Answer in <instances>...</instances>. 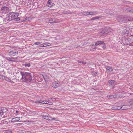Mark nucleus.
<instances>
[{
    "label": "nucleus",
    "mask_w": 133,
    "mask_h": 133,
    "mask_svg": "<svg viewBox=\"0 0 133 133\" xmlns=\"http://www.w3.org/2000/svg\"><path fill=\"white\" fill-rule=\"evenodd\" d=\"M20 73L22 76L21 79L22 81L28 83L31 82L33 78L31 76V73L21 71Z\"/></svg>",
    "instance_id": "nucleus-1"
},
{
    "label": "nucleus",
    "mask_w": 133,
    "mask_h": 133,
    "mask_svg": "<svg viewBox=\"0 0 133 133\" xmlns=\"http://www.w3.org/2000/svg\"><path fill=\"white\" fill-rule=\"evenodd\" d=\"M18 13H12L10 14V17H11V19L12 20H19L20 19L18 17Z\"/></svg>",
    "instance_id": "nucleus-2"
},
{
    "label": "nucleus",
    "mask_w": 133,
    "mask_h": 133,
    "mask_svg": "<svg viewBox=\"0 0 133 133\" xmlns=\"http://www.w3.org/2000/svg\"><path fill=\"white\" fill-rule=\"evenodd\" d=\"M18 53V51L14 49L10 51L9 53V55L10 57L14 56L17 55Z\"/></svg>",
    "instance_id": "nucleus-3"
},
{
    "label": "nucleus",
    "mask_w": 133,
    "mask_h": 133,
    "mask_svg": "<svg viewBox=\"0 0 133 133\" xmlns=\"http://www.w3.org/2000/svg\"><path fill=\"white\" fill-rule=\"evenodd\" d=\"M112 30V29L110 28H106L101 31V33L104 34H106L110 32Z\"/></svg>",
    "instance_id": "nucleus-4"
},
{
    "label": "nucleus",
    "mask_w": 133,
    "mask_h": 133,
    "mask_svg": "<svg viewBox=\"0 0 133 133\" xmlns=\"http://www.w3.org/2000/svg\"><path fill=\"white\" fill-rule=\"evenodd\" d=\"M128 109V108L126 107V106L124 105L122 106H119L115 107V109L116 110H122L126 109Z\"/></svg>",
    "instance_id": "nucleus-5"
},
{
    "label": "nucleus",
    "mask_w": 133,
    "mask_h": 133,
    "mask_svg": "<svg viewBox=\"0 0 133 133\" xmlns=\"http://www.w3.org/2000/svg\"><path fill=\"white\" fill-rule=\"evenodd\" d=\"M105 68L108 73L110 74L113 71L112 68L109 66H106Z\"/></svg>",
    "instance_id": "nucleus-6"
},
{
    "label": "nucleus",
    "mask_w": 133,
    "mask_h": 133,
    "mask_svg": "<svg viewBox=\"0 0 133 133\" xmlns=\"http://www.w3.org/2000/svg\"><path fill=\"white\" fill-rule=\"evenodd\" d=\"M59 85V84L56 82H53L52 84V87L56 88Z\"/></svg>",
    "instance_id": "nucleus-7"
},
{
    "label": "nucleus",
    "mask_w": 133,
    "mask_h": 133,
    "mask_svg": "<svg viewBox=\"0 0 133 133\" xmlns=\"http://www.w3.org/2000/svg\"><path fill=\"white\" fill-rule=\"evenodd\" d=\"M40 103L52 105V103L51 102H48V101L44 100L43 101H40Z\"/></svg>",
    "instance_id": "nucleus-8"
},
{
    "label": "nucleus",
    "mask_w": 133,
    "mask_h": 133,
    "mask_svg": "<svg viewBox=\"0 0 133 133\" xmlns=\"http://www.w3.org/2000/svg\"><path fill=\"white\" fill-rule=\"evenodd\" d=\"M20 117H16L12 118L11 120V122L12 123H14L16 122H18L19 120Z\"/></svg>",
    "instance_id": "nucleus-9"
},
{
    "label": "nucleus",
    "mask_w": 133,
    "mask_h": 133,
    "mask_svg": "<svg viewBox=\"0 0 133 133\" xmlns=\"http://www.w3.org/2000/svg\"><path fill=\"white\" fill-rule=\"evenodd\" d=\"M1 9L4 12L5 11L7 12L9 11V8L8 7L5 6H4L2 7Z\"/></svg>",
    "instance_id": "nucleus-10"
},
{
    "label": "nucleus",
    "mask_w": 133,
    "mask_h": 133,
    "mask_svg": "<svg viewBox=\"0 0 133 133\" xmlns=\"http://www.w3.org/2000/svg\"><path fill=\"white\" fill-rule=\"evenodd\" d=\"M48 22L50 23H54L57 22L56 21H55V19L52 18H50L48 20Z\"/></svg>",
    "instance_id": "nucleus-11"
},
{
    "label": "nucleus",
    "mask_w": 133,
    "mask_h": 133,
    "mask_svg": "<svg viewBox=\"0 0 133 133\" xmlns=\"http://www.w3.org/2000/svg\"><path fill=\"white\" fill-rule=\"evenodd\" d=\"M116 96L117 95H108L107 96V97L109 99H114L115 98Z\"/></svg>",
    "instance_id": "nucleus-12"
},
{
    "label": "nucleus",
    "mask_w": 133,
    "mask_h": 133,
    "mask_svg": "<svg viewBox=\"0 0 133 133\" xmlns=\"http://www.w3.org/2000/svg\"><path fill=\"white\" fill-rule=\"evenodd\" d=\"M104 44L103 41H97L95 42V45H98L100 44Z\"/></svg>",
    "instance_id": "nucleus-13"
},
{
    "label": "nucleus",
    "mask_w": 133,
    "mask_h": 133,
    "mask_svg": "<svg viewBox=\"0 0 133 133\" xmlns=\"http://www.w3.org/2000/svg\"><path fill=\"white\" fill-rule=\"evenodd\" d=\"M129 43L127 44L133 46V37L130 39V40L129 41Z\"/></svg>",
    "instance_id": "nucleus-14"
},
{
    "label": "nucleus",
    "mask_w": 133,
    "mask_h": 133,
    "mask_svg": "<svg viewBox=\"0 0 133 133\" xmlns=\"http://www.w3.org/2000/svg\"><path fill=\"white\" fill-rule=\"evenodd\" d=\"M89 15H95L97 14L98 13L95 11H90L89 12Z\"/></svg>",
    "instance_id": "nucleus-15"
},
{
    "label": "nucleus",
    "mask_w": 133,
    "mask_h": 133,
    "mask_svg": "<svg viewBox=\"0 0 133 133\" xmlns=\"http://www.w3.org/2000/svg\"><path fill=\"white\" fill-rule=\"evenodd\" d=\"M42 117L48 120V119H49L48 118L50 117V116L48 114H47L46 115H43L42 116Z\"/></svg>",
    "instance_id": "nucleus-16"
},
{
    "label": "nucleus",
    "mask_w": 133,
    "mask_h": 133,
    "mask_svg": "<svg viewBox=\"0 0 133 133\" xmlns=\"http://www.w3.org/2000/svg\"><path fill=\"white\" fill-rule=\"evenodd\" d=\"M100 18V17H99L98 16H96L95 17H93L92 18H91L90 19V20L92 21L93 20L98 19L99 18Z\"/></svg>",
    "instance_id": "nucleus-17"
},
{
    "label": "nucleus",
    "mask_w": 133,
    "mask_h": 133,
    "mask_svg": "<svg viewBox=\"0 0 133 133\" xmlns=\"http://www.w3.org/2000/svg\"><path fill=\"white\" fill-rule=\"evenodd\" d=\"M82 14L85 16L89 15V12H88V11H84L83 12Z\"/></svg>",
    "instance_id": "nucleus-18"
},
{
    "label": "nucleus",
    "mask_w": 133,
    "mask_h": 133,
    "mask_svg": "<svg viewBox=\"0 0 133 133\" xmlns=\"http://www.w3.org/2000/svg\"><path fill=\"white\" fill-rule=\"evenodd\" d=\"M4 79L5 80L7 81L8 82H12V81L10 79L6 77H4Z\"/></svg>",
    "instance_id": "nucleus-19"
},
{
    "label": "nucleus",
    "mask_w": 133,
    "mask_h": 133,
    "mask_svg": "<svg viewBox=\"0 0 133 133\" xmlns=\"http://www.w3.org/2000/svg\"><path fill=\"white\" fill-rule=\"evenodd\" d=\"M127 11L131 12H133V8H128L127 9Z\"/></svg>",
    "instance_id": "nucleus-20"
},
{
    "label": "nucleus",
    "mask_w": 133,
    "mask_h": 133,
    "mask_svg": "<svg viewBox=\"0 0 133 133\" xmlns=\"http://www.w3.org/2000/svg\"><path fill=\"white\" fill-rule=\"evenodd\" d=\"M11 19V17H10V16H8L5 19L7 21H10L12 20V19Z\"/></svg>",
    "instance_id": "nucleus-21"
},
{
    "label": "nucleus",
    "mask_w": 133,
    "mask_h": 133,
    "mask_svg": "<svg viewBox=\"0 0 133 133\" xmlns=\"http://www.w3.org/2000/svg\"><path fill=\"white\" fill-rule=\"evenodd\" d=\"M7 59L9 61H13V62H14L15 61L12 60L11 59H16V58H14V57H12V58L8 57V58H7Z\"/></svg>",
    "instance_id": "nucleus-22"
},
{
    "label": "nucleus",
    "mask_w": 133,
    "mask_h": 133,
    "mask_svg": "<svg viewBox=\"0 0 133 133\" xmlns=\"http://www.w3.org/2000/svg\"><path fill=\"white\" fill-rule=\"evenodd\" d=\"M43 45L44 46V47H46L47 46H50V43H48V42H46L45 43H43Z\"/></svg>",
    "instance_id": "nucleus-23"
},
{
    "label": "nucleus",
    "mask_w": 133,
    "mask_h": 133,
    "mask_svg": "<svg viewBox=\"0 0 133 133\" xmlns=\"http://www.w3.org/2000/svg\"><path fill=\"white\" fill-rule=\"evenodd\" d=\"M23 65H24L26 67H29L31 65L30 63H25L23 64Z\"/></svg>",
    "instance_id": "nucleus-24"
},
{
    "label": "nucleus",
    "mask_w": 133,
    "mask_h": 133,
    "mask_svg": "<svg viewBox=\"0 0 133 133\" xmlns=\"http://www.w3.org/2000/svg\"><path fill=\"white\" fill-rule=\"evenodd\" d=\"M3 111L2 109H0V117H2V116L3 114Z\"/></svg>",
    "instance_id": "nucleus-25"
},
{
    "label": "nucleus",
    "mask_w": 133,
    "mask_h": 133,
    "mask_svg": "<svg viewBox=\"0 0 133 133\" xmlns=\"http://www.w3.org/2000/svg\"><path fill=\"white\" fill-rule=\"evenodd\" d=\"M48 120L49 121H56L57 120V119L56 118H52L51 117H50V118H49L48 119Z\"/></svg>",
    "instance_id": "nucleus-26"
},
{
    "label": "nucleus",
    "mask_w": 133,
    "mask_h": 133,
    "mask_svg": "<svg viewBox=\"0 0 133 133\" xmlns=\"http://www.w3.org/2000/svg\"><path fill=\"white\" fill-rule=\"evenodd\" d=\"M109 83L111 85H112L114 83V81L111 80L109 81Z\"/></svg>",
    "instance_id": "nucleus-27"
},
{
    "label": "nucleus",
    "mask_w": 133,
    "mask_h": 133,
    "mask_svg": "<svg viewBox=\"0 0 133 133\" xmlns=\"http://www.w3.org/2000/svg\"><path fill=\"white\" fill-rule=\"evenodd\" d=\"M30 132L29 131H21V133H30Z\"/></svg>",
    "instance_id": "nucleus-28"
},
{
    "label": "nucleus",
    "mask_w": 133,
    "mask_h": 133,
    "mask_svg": "<svg viewBox=\"0 0 133 133\" xmlns=\"http://www.w3.org/2000/svg\"><path fill=\"white\" fill-rule=\"evenodd\" d=\"M55 4L53 3H51L49 4L48 7H51L53 5H54Z\"/></svg>",
    "instance_id": "nucleus-29"
},
{
    "label": "nucleus",
    "mask_w": 133,
    "mask_h": 133,
    "mask_svg": "<svg viewBox=\"0 0 133 133\" xmlns=\"http://www.w3.org/2000/svg\"><path fill=\"white\" fill-rule=\"evenodd\" d=\"M33 103H37V104H38L40 103V101H33Z\"/></svg>",
    "instance_id": "nucleus-30"
},
{
    "label": "nucleus",
    "mask_w": 133,
    "mask_h": 133,
    "mask_svg": "<svg viewBox=\"0 0 133 133\" xmlns=\"http://www.w3.org/2000/svg\"><path fill=\"white\" fill-rule=\"evenodd\" d=\"M42 43L41 42H36L35 43V44L36 45H38L41 44Z\"/></svg>",
    "instance_id": "nucleus-31"
},
{
    "label": "nucleus",
    "mask_w": 133,
    "mask_h": 133,
    "mask_svg": "<svg viewBox=\"0 0 133 133\" xmlns=\"http://www.w3.org/2000/svg\"><path fill=\"white\" fill-rule=\"evenodd\" d=\"M29 18H30V17H26L25 19V20L26 21H29Z\"/></svg>",
    "instance_id": "nucleus-32"
},
{
    "label": "nucleus",
    "mask_w": 133,
    "mask_h": 133,
    "mask_svg": "<svg viewBox=\"0 0 133 133\" xmlns=\"http://www.w3.org/2000/svg\"><path fill=\"white\" fill-rule=\"evenodd\" d=\"M39 47H44V45H43V43L42 44H41L39 45Z\"/></svg>",
    "instance_id": "nucleus-33"
},
{
    "label": "nucleus",
    "mask_w": 133,
    "mask_h": 133,
    "mask_svg": "<svg viewBox=\"0 0 133 133\" xmlns=\"http://www.w3.org/2000/svg\"><path fill=\"white\" fill-rule=\"evenodd\" d=\"M96 49V47H95L94 48L92 49L91 50L92 51H94V50H95Z\"/></svg>",
    "instance_id": "nucleus-34"
},
{
    "label": "nucleus",
    "mask_w": 133,
    "mask_h": 133,
    "mask_svg": "<svg viewBox=\"0 0 133 133\" xmlns=\"http://www.w3.org/2000/svg\"><path fill=\"white\" fill-rule=\"evenodd\" d=\"M51 3V1L50 0H48L47 2V3L49 4Z\"/></svg>",
    "instance_id": "nucleus-35"
},
{
    "label": "nucleus",
    "mask_w": 133,
    "mask_h": 133,
    "mask_svg": "<svg viewBox=\"0 0 133 133\" xmlns=\"http://www.w3.org/2000/svg\"><path fill=\"white\" fill-rule=\"evenodd\" d=\"M133 101V99H131L130 100V104H132L131 103V102H132Z\"/></svg>",
    "instance_id": "nucleus-36"
},
{
    "label": "nucleus",
    "mask_w": 133,
    "mask_h": 133,
    "mask_svg": "<svg viewBox=\"0 0 133 133\" xmlns=\"http://www.w3.org/2000/svg\"><path fill=\"white\" fill-rule=\"evenodd\" d=\"M81 63L83 64H86V62H81Z\"/></svg>",
    "instance_id": "nucleus-37"
},
{
    "label": "nucleus",
    "mask_w": 133,
    "mask_h": 133,
    "mask_svg": "<svg viewBox=\"0 0 133 133\" xmlns=\"http://www.w3.org/2000/svg\"><path fill=\"white\" fill-rule=\"evenodd\" d=\"M52 99V98H50L48 99V101H50Z\"/></svg>",
    "instance_id": "nucleus-38"
},
{
    "label": "nucleus",
    "mask_w": 133,
    "mask_h": 133,
    "mask_svg": "<svg viewBox=\"0 0 133 133\" xmlns=\"http://www.w3.org/2000/svg\"><path fill=\"white\" fill-rule=\"evenodd\" d=\"M22 122H29V121H22Z\"/></svg>",
    "instance_id": "nucleus-39"
},
{
    "label": "nucleus",
    "mask_w": 133,
    "mask_h": 133,
    "mask_svg": "<svg viewBox=\"0 0 133 133\" xmlns=\"http://www.w3.org/2000/svg\"><path fill=\"white\" fill-rule=\"evenodd\" d=\"M112 110H116V109H115V107H112Z\"/></svg>",
    "instance_id": "nucleus-40"
},
{
    "label": "nucleus",
    "mask_w": 133,
    "mask_h": 133,
    "mask_svg": "<svg viewBox=\"0 0 133 133\" xmlns=\"http://www.w3.org/2000/svg\"><path fill=\"white\" fill-rule=\"evenodd\" d=\"M103 49H105L106 48V46H105V45H104L103 47Z\"/></svg>",
    "instance_id": "nucleus-41"
},
{
    "label": "nucleus",
    "mask_w": 133,
    "mask_h": 133,
    "mask_svg": "<svg viewBox=\"0 0 133 133\" xmlns=\"http://www.w3.org/2000/svg\"><path fill=\"white\" fill-rule=\"evenodd\" d=\"M78 63H81V62L80 61H79V60H78Z\"/></svg>",
    "instance_id": "nucleus-42"
},
{
    "label": "nucleus",
    "mask_w": 133,
    "mask_h": 133,
    "mask_svg": "<svg viewBox=\"0 0 133 133\" xmlns=\"http://www.w3.org/2000/svg\"><path fill=\"white\" fill-rule=\"evenodd\" d=\"M16 112L18 114L19 112V111H17H17H16Z\"/></svg>",
    "instance_id": "nucleus-43"
},
{
    "label": "nucleus",
    "mask_w": 133,
    "mask_h": 133,
    "mask_svg": "<svg viewBox=\"0 0 133 133\" xmlns=\"http://www.w3.org/2000/svg\"><path fill=\"white\" fill-rule=\"evenodd\" d=\"M21 124V123H18L17 124V125H19Z\"/></svg>",
    "instance_id": "nucleus-44"
},
{
    "label": "nucleus",
    "mask_w": 133,
    "mask_h": 133,
    "mask_svg": "<svg viewBox=\"0 0 133 133\" xmlns=\"http://www.w3.org/2000/svg\"><path fill=\"white\" fill-rule=\"evenodd\" d=\"M126 32H125V31H124V32H123V33H125Z\"/></svg>",
    "instance_id": "nucleus-45"
},
{
    "label": "nucleus",
    "mask_w": 133,
    "mask_h": 133,
    "mask_svg": "<svg viewBox=\"0 0 133 133\" xmlns=\"http://www.w3.org/2000/svg\"><path fill=\"white\" fill-rule=\"evenodd\" d=\"M126 32H128V31H126Z\"/></svg>",
    "instance_id": "nucleus-46"
},
{
    "label": "nucleus",
    "mask_w": 133,
    "mask_h": 133,
    "mask_svg": "<svg viewBox=\"0 0 133 133\" xmlns=\"http://www.w3.org/2000/svg\"><path fill=\"white\" fill-rule=\"evenodd\" d=\"M15 79H14V80H15Z\"/></svg>",
    "instance_id": "nucleus-47"
}]
</instances>
